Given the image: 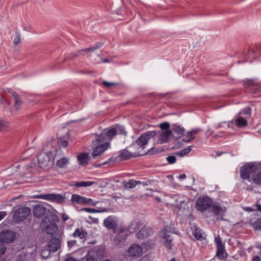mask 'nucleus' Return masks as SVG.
<instances>
[{"label":"nucleus","mask_w":261,"mask_h":261,"mask_svg":"<svg viewBox=\"0 0 261 261\" xmlns=\"http://www.w3.org/2000/svg\"><path fill=\"white\" fill-rule=\"evenodd\" d=\"M77 161L79 164L83 166H86L88 165L89 161V156L88 153L83 152L77 156Z\"/></svg>","instance_id":"412c9836"},{"label":"nucleus","mask_w":261,"mask_h":261,"mask_svg":"<svg viewBox=\"0 0 261 261\" xmlns=\"http://www.w3.org/2000/svg\"><path fill=\"white\" fill-rule=\"evenodd\" d=\"M58 143L60 146L65 147L68 145V142L64 137H60L58 139Z\"/></svg>","instance_id":"ea45409f"},{"label":"nucleus","mask_w":261,"mask_h":261,"mask_svg":"<svg viewBox=\"0 0 261 261\" xmlns=\"http://www.w3.org/2000/svg\"><path fill=\"white\" fill-rule=\"evenodd\" d=\"M142 155L143 154H141L139 152L132 153L127 149H123L120 151L119 156L122 160H125L131 158H135Z\"/></svg>","instance_id":"a211bd4d"},{"label":"nucleus","mask_w":261,"mask_h":261,"mask_svg":"<svg viewBox=\"0 0 261 261\" xmlns=\"http://www.w3.org/2000/svg\"><path fill=\"white\" fill-rule=\"evenodd\" d=\"M258 167L253 163L246 164L240 168V174L242 178L252 181L255 173L257 171Z\"/></svg>","instance_id":"f03ea898"},{"label":"nucleus","mask_w":261,"mask_h":261,"mask_svg":"<svg viewBox=\"0 0 261 261\" xmlns=\"http://www.w3.org/2000/svg\"><path fill=\"white\" fill-rule=\"evenodd\" d=\"M37 160L39 166L40 168L47 166L50 161L49 156L45 152H41L38 154Z\"/></svg>","instance_id":"dca6fc26"},{"label":"nucleus","mask_w":261,"mask_h":261,"mask_svg":"<svg viewBox=\"0 0 261 261\" xmlns=\"http://www.w3.org/2000/svg\"><path fill=\"white\" fill-rule=\"evenodd\" d=\"M36 197L42 198L46 200L57 201L61 203L64 201V198L62 195L57 194H47L40 195Z\"/></svg>","instance_id":"f8f14e48"},{"label":"nucleus","mask_w":261,"mask_h":261,"mask_svg":"<svg viewBox=\"0 0 261 261\" xmlns=\"http://www.w3.org/2000/svg\"><path fill=\"white\" fill-rule=\"evenodd\" d=\"M201 131V129H200V128H197L193 129L192 130H191L190 132L191 133V134L193 136H195V135L197 134L198 133H199Z\"/></svg>","instance_id":"864d4df0"},{"label":"nucleus","mask_w":261,"mask_h":261,"mask_svg":"<svg viewBox=\"0 0 261 261\" xmlns=\"http://www.w3.org/2000/svg\"><path fill=\"white\" fill-rule=\"evenodd\" d=\"M128 253L129 256L138 258L143 253V248L137 244H134L128 248Z\"/></svg>","instance_id":"ddd939ff"},{"label":"nucleus","mask_w":261,"mask_h":261,"mask_svg":"<svg viewBox=\"0 0 261 261\" xmlns=\"http://www.w3.org/2000/svg\"><path fill=\"white\" fill-rule=\"evenodd\" d=\"M172 135V132L170 130L162 132L158 140V143L162 144L168 142Z\"/></svg>","instance_id":"aec40b11"},{"label":"nucleus","mask_w":261,"mask_h":261,"mask_svg":"<svg viewBox=\"0 0 261 261\" xmlns=\"http://www.w3.org/2000/svg\"><path fill=\"white\" fill-rule=\"evenodd\" d=\"M210 211L212 212L216 216L221 217L222 219V216L224 215V211L222 208L218 205H214L211 207Z\"/></svg>","instance_id":"b1692460"},{"label":"nucleus","mask_w":261,"mask_h":261,"mask_svg":"<svg viewBox=\"0 0 261 261\" xmlns=\"http://www.w3.org/2000/svg\"><path fill=\"white\" fill-rule=\"evenodd\" d=\"M96 184V182L94 181H81L75 182L74 186L76 187H86L91 186Z\"/></svg>","instance_id":"cd10ccee"},{"label":"nucleus","mask_w":261,"mask_h":261,"mask_svg":"<svg viewBox=\"0 0 261 261\" xmlns=\"http://www.w3.org/2000/svg\"><path fill=\"white\" fill-rule=\"evenodd\" d=\"M141 184L140 185H142L144 186L150 185L151 184L150 181L149 180H147L145 181H140Z\"/></svg>","instance_id":"bf43d9fd"},{"label":"nucleus","mask_w":261,"mask_h":261,"mask_svg":"<svg viewBox=\"0 0 261 261\" xmlns=\"http://www.w3.org/2000/svg\"><path fill=\"white\" fill-rule=\"evenodd\" d=\"M245 62L247 61L249 59L256 58L261 57V45H256L255 47L250 48L247 54L244 55Z\"/></svg>","instance_id":"9b49d317"},{"label":"nucleus","mask_w":261,"mask_h":261,"mask_svg":"<svg viewBox=\"0 0 261 261\" xmlns=\"http://www.w3.org/2000/svg\"><path fill=\"white\" fill-rule=\"evenodd\" d=\"M51 251H50L48 248H47L46 249H43L41 251V256L43 258H47L48 257L50 254Z\"/></svg>","instance_id":"37998d69"},{"label":"nucleus","mask_w":261,"mask_h":261,"mask_svg":"<svg viewBox=\"0 0 261 261\" xmlns=\"http://www.w3.org/2000/svg\"><path fill=\"white\" fill-rule=\"evenodd\" d=\"M81 210L83 211L88 212V213H99V212H101L106 211V210L100 211V210H98L94 209V208H86V207L83 208Z\"/></svg>","instance_id":"79ce46f5"},{"label":"nucleus","mask_w":261,"mask_h":261,"mask_svg":"<svg viewBox=\"0 0 261 261\" xmlns=\"http://www.w3.org/2000/svg\"><path fill=\"white\" fill-rule=\"evenodd\" d=\"M82 53H83V50L81 49V50H79L76 51L75 53L74 52L71 53L70 54L69 56L71 58H73V57L80 56Z\"/></svg>","instance_id":"8fccbe9b"},{"label":"nucleus","mask_w":261,"mask_h":261,"mask_svg":"<svg viewBox=\"0 0 261 261\" xmlns=\"http://www.w3.org/2000/svg\"><path fill=\"white\" fill-rule=\"evenodd\" d=\"M107 163V162H103L102 163H101V164H99V165H98V166H101V165H106Z\"/></svg>","instance_id":"774afa93"},{"label":"nucleus","mask_w":261,"mask_h":261,"mask_svg":"<svg viewBox=\"0 0 261 261\" xmlns=\"http://www.w3.org/2000/svg\"><path fill=\"white\" fill-rule=\"evenodd\" d=\"M164 151L163 149L157 148L155 147H152L149 149L147 151V154L150 155H153L158 153H160Z\"/></svg>","instance_id":"58836bf2"},{"label":"nucleus","mask_w":261,"mask_h":261,"mask_svg":"<svg viewBox=\"0 0 261 261\" xmlns=\"http://www.w3.org/2000/svg\"><path fill=\"white\" fill-rule=\"evenodd\" d=\"M65 261H78L73 257H67Z\"/></svg>","instance_id":"052dcab7"},{"label":"nucleus","mask_w":261,"mask_h":261,"mask_svg":"<svg viewBox=\"0 0 261 261\" xmlns=\"http://www.w3.org/2000/svg\"><path fill=\"white\" fill-rule=\"evenodd\" d=\"M170 261H179L178 259L176 257H173Z\"/></svg>","instance_id":"69168bd1"},{"label":"nucleus","mask_w":261,"mask_h":261,"mask_svg":"<svg viewBox=\"0 0 261 261\" xmlns=\"http://www.w3.org/2000/svg\"><path fill=\"white\" fill-rule=\"evenodd\" d=\"M247 118L243 117L241 116H238V118L231 121V125H235L239 127H243L247 125L248 122L246 120Z\"/></svg>","instance_id":"4be33fe9"},{"label":"nucleus","mask_w":261,"mask_h":261,"mask_svg":"<svg viewBox=\"0 0 261 261\" xmlns=\"http://www.w3.org/2000/svg\"><path fill=\"white\" fill-rule=\"evenodd\" d=\"M69 163L68 159L66 158H63L57 162V165L59 168H66Z\"/></svg>","instance_id":"2f4dec72"},{"label":"nucleus","mask_w":261,"mask_h":261,"mask_svg":"<svg viewBox=\"0 0 261 261\" xmlns=\"http://www.w3.org/2000/svg\"><path fill=\"white\" fill-rule=\"evenodd\" d=\"M87 236V231L83 227L76 228L71 235V236L75 238H79L83 243L85 242L86 240Z\"/></svg>","instance_id":"f3484780"},{"label":"nucleus","mask_w":261,"mask_h":261,"mask_svg":"<svg viewBox=\"0 0 261 261\" xmlns=\"http://www.w3.org/2000/svg\"><path fill=\"white\" fill-rule=\"evenodd\" d=\"M194 138L195 136H193L190 132H188L185 137L182 139V141L185 142H190Z\"/></svg>","instance_id":"4c0bfd02"},{"label":"nucleus","mask_w":261,"mask_h":261,"mask_svg":"<svg viewBox=\"0 0 261 261\" xmlns=\"http://www.w3.org/2000/svg\"><path fill=\"white\" fill-rule=\"evenodd\" d=\"M4 102H7L8 105L10 104L9 102H7L6 101V100L3 96H2L1 98V102L4 103Z\"/></svg>","instance_id":"e2e57ef3"},{"label":"nucleus","mask_w":261,"mask_h":261,"mask_svg":"<svg viewBox=\"0 0 261 261\" xmlns=\"http://www.w3.org/2000/svg\"><path fill=\"white\" fill-rule=\"evenodd\" d=\"M77 241L75 240L68 241L67 242V245L69 248H71L72 247L76 245Z\"/></svg>","instance_id":"3c124183"},{"label":"nucleus","mask_w":261,"mask_h":261,"mask_svg":"<svg viewBox=\"0 0 261 261\" xmlns=\"http://www.w3.org/2000/svg\"><path fill=\"white\" fill-rule=\"evenodd\" d=\"M6 247L3 244H0V256L6 252Z\"/></svg>","instance_id":"603ef678"},{"label":"nucleus","mask_w":261,"mask_h":261,"mask_svg":"<svg viewBox=\"0 0 261 261\" xmlns=\"http://www.w3.org/2000/svg\"><path fill=\"white\" fill-rule=\"evenodd\" d=\"M117 134L126 135L127 132L124 126L117 124L114 127L105 129L99 135H96L95 140L93 141L96 148L92 153V158L94 159L98 158L108 148L110 142Z\"/></svg>","instance_id":"f257e3e1"},{"label":"nucleus","mask_w":261,"mask_h":261,"mask_svg":"<svg viewBox=\"0 0 261 261\" xmlns=\"http://www.w3.org/2000/svg\"><path fill=\"white\" fill-rule=\"evenodd\" d=\"M16 238L15 233L10 230L0 231V243H10Z\"/></svg>","instance_id":"9d476101"},{"label":"nucleus","mask_w":261,"mask_h":261,"mask_svg":"<svg viewBox=\"0 0 261 261\" xmlns=\"http://www.w3.org/2000/svg\"><path fill=\"white\" fill-rule=\"evenodd\" d=\"M61 247L60 240L56 238L51 239L48 242L47 248L52 252H56Z\"/></svg>","instance_id":"2eb2a0df"},{"label":"nucleus","mask_w":261,"mask_h":261,"mask_svg":"<svg viewBox=\"0 0 261 261\" xmlns=\"http://www.w3.org/2000/svg\"><path fill=\"white\" fill-rule=\"evenodd\" d=\"M141 184L140 181H137L134 179L129 180L128 181H123L122 184L125 189L134 188L137 185Z\"/></svg>","instance_id":"a878e982"},{"label":"nucleus","mask_w":261,"mask_h":261,"mask_svg":"<svg viewBox=\"0 0 261 261\" xmlns=\"http://www.w3.org/2000/svg\"><path fill=\"white\" fill-rule=\"evenodd\" d=\"M101 85L107 89H113L118 85V83L116 82H109L106 81H102Z\"/></svg>","instance_id":"473e14b6"},{"label":"nucleus","mask_w":261,"mask_h":261,"mask_svg":"<svg viewBox=\"0 0 261 261\" xmlns=\"http://www.w3.org/2000/svg\"><path fill=\"white\" fill-rule=\"evenodd\" d=\"M254 230H261V218L257 219L252 224Z\"/></svg>","instance_id":"e433bc0d"},{"label":"nucleus","mask_w":261,"mask_h":261,"mask_svg":"<svg viewBox=\"0 0 261 261\" xmlns=\"http://www.w3.org/2000/svg\"><path fill=\"white\" fill-rule=\"evenodd\" d=\"M8 125L7 122L0 120V131L4 130Z\"/></svg>","instance_id":"de8ad7c7"},{"label":"nucleus","mask_w":261,"mask_h":261,"mask_svg":"<svg viewBox=\"0 0 261 261\" xmlns=\"http://www.w3.org/2000/svg\"><path fill=\"white\" fill-rule=\"evenodd\" d=\"M126 235L123 236L122 233H119L115 238V240H118L119 242H120L121 240H125L126 239Z\"/></svg>","instance_id":"09e8293b"},{"label":"nucleus","mask_w":261,"mask_h":261,"mask_svg":"<svg viewBox=\"0 0 261 261\" xmlns=\"http://www.w3.org/2000/svg\"><path fill=\"white\" fill-rule=\"evenodd\" d=\"M160 127L162 130H168L170 127V124L168 122H164L160 124Z\"/></svg>","instance_id":"49530a36"},{"label":"nucleus","mask_w":261,"mask_h":261,"mask_svg":"<svg viewBox=\"0 0 261 261\" xmlns=\"http://www.w3.org/2000/svg\"><path fill=\"white\" fill-rule=\"evenodd\" d=\"M191 150L190 146L185 148L179 151H177L174 153V154L177 156L182 157L187 154H188Z\"/></svg>","instance_id":"f704fd0d"},{"label":"nucleus","mask_w":261,"mask_h":261,"mask_svg":"<svg viewBox=\"0 0 261 261\" xmlns=\"http://www.w3.org/2000/svg\"><path fill=\"white\" fill-rule=\"evenodd\" d=\"M251 109L250 107L245 108L242 110L239 114V116H245V118H249L251 116Z\"/></svg>","instance_id":"7c9ffc66"},{"label":"nucleus","mask_w":261,"mask_h":261,"mask_svg":"<svg viewBox=\"0 0 261 261\" xmlns=\"http://www.w3.org/2000/svg\"><path fill=\"white\" fill-rule=\"evenodd\" d=\"M257 210L258 211L261 212V205H257Z\"/></svg>","instance_id":"338daca9"},{"label":"nucleus","mask_w":261,"mask_h":261,"mask_svg":"<svg viewBox=\"0 0 261 261\" xmlns=\"http://www.w3.org/2000/svg\"><path fill=\"white\" fill-rule=\"evenodd\" d=\"M89 218L90 220H91V223H95V224H97L98 223L99 220H98V218H93L91 216H89Z\"/></svg>","instance_id":"5fc2aeb1"},{"label":"nucleus","mask_w":261,"mask_h":261,"mask_svg":"<svg viewBox=\"0 0 261 261\" xmlns=\"http://www.w3.org/2000/svg\"><path fill=\"white\" fill-rule=\"evenodd\" d=\"M212 205L213 200L208 196L199 197L196 202L197 210L201 212L209 209Z\"/></svg>","instance_id":"0eeeda50"},{"label":"nucleus","mask_w":261,"mask_h":261,"mask_svg":"<svg viewBox=\"0 0 261 261\" xmlns=\"http://www.w3.org/2000/svg\"><path fill=\"white\" fill-rule=\"evenodd\" d=\"M245 85L247 86L251 87L250 91L253 93H256L259 91L260 87L258 85H255L252 80H249L245 82Z\"/></svg>","instance_id":"393cba45"},{"label":"nucleus","mask_w":261,"mask_h":261,"mask_svg":"<svg viewBox=\"0 0 261 261\" xmlns=\"http://www.w3.org/2000/svg\"><path fill=\"white\" fill-rule=\"evenodd\" d=\"M11 94L14 100V107L15 110H18L22 106V100L20 99L18 95L15 92L12 91Z\"/></svg>","instance_id":"5701e85b"},{"label":"nucleus","mask_w":261,"mask_h":261,"mask_svg":"<svg viewBox=\"0 0 261 261\" xmlns=\"http://www.w3.org/2000/svg\"><path fill=\"white\" fill-rule=\"evenodd\" d=\"M54 218V216L53 215H47L41 222L40 226L48 234L53 235L58 229Z\"/></svg>","instance_id":"7ed1b4c3"},{"label":"nucleus","mask_w":261,"mask_h":261,"mask_svg":"<svg viewBox=\"0 0 261 261\" xmlns=\"http://www.w3.org/2000/svg\"><path fill=\"white\" fill-rule=\"evenodd\" d=\"M7 215V213L4 211L0 212V221L4 218Z\"/></svg>","instance_id":"4d7b16f0"},{"label":"nucleus","mask_w":261,"mask_h":261,"mask_svg":"<svg viewBox=\"0 0 261 261\" xmlns=\"http://www.w3.org/2000/svg\"><path fill=\"white\" fill-rule=\"evenodd\" d=\"M252 261H261V260H260V258L259 256H255V257H253Z\"/></svg>","instance_id":"680f3d73"},{"label":"nucleus","mask_w":261,"mask_h":261,"mask_svg":"<svg viewBox=\"0 0 261 261\" xmlns=\"http://www.w3.org/2000/svg\"><path fill=\"white\" fill-rule=\"evenodd\" d=\"M153 234V230L152 228L144 226L136 234V237L139 239H143Z\"/></svg>","instance_id":"4468645a"},{"label":"nucleus","mask_w":261,"mask_h":261,"mask_svg":"<svg viewBox=\"0 0 261 261\" xmlns=\"http://www.w3.org/2000/svg\"><path fill=\"white\" fill-rule=\"evenodd\" d=\"M173 130L179 137L182 136L185 132L184 128L177 124H173Z\"/></svg>","instance_id":"c85d7f7f"},{"label":"nucleus","mask_w":261,"mask_h":261,"mask_svg":"<svg viewBox=\"0 0 261 261\" xmlns=\"http://www.w3.org/2000/svg\"><path fill=\"white\" fill-rule=\"evenodd\" d=\"M31 209L26 206H19L17 207L13 214V219L16 223L22 222L29 216Z\"/></svg>","instance_id":"20e7f679"},{"label":"nucleus","mask_w":261,"mask_h":261,"mask_svg":"<svg viewBox=\"0 0 261 261\" xmlns=\"http://www.w3.org/2000/svg\"><path fill=\"white\" fill-rule=\"evenodd\" d=\"M193 234L194 237L198 240L201 241L204 239L203 236L201 229L198 228H195L193 231Z\"/></svg>","instance_id":"c9c22d12"},{"label":"nucleus","mask_w":261,"mask_h":261,"mask_svg":"<svg viewBox=\"0 0 261 261\" xmlns=\"http://www.w3.org/2000/svg\"><path fill=\"white\" fill-rule=\"evenodd\" d=\"M166 159L168 162L170 164H174L176 161V158L174 155H169L167 157Z\"/></svg>","instance_id":"a18cd8bd"},{"label":"nucleus","mask_w":261,"mask_h":261,"mask_svg":"<svg viewBox=\"0 0 261 261\" xmlns=\"http://www.w3.org/2000/svg\"><path fill=\"white\" fill-rule=\"evenodd\" d=\"M118 223L119 220L117 217L110 216L104 219L103 224L108 229H112L115 233L118 230Z\"/></svg>","instance_id":"1a4fd4ad"},{"label":"nucleus","mask_w":261,"mask_h":261,"mask_svg":"<svg viewBox=\"0 0 261 261\" xmlns=\"http://www.w3.org/2000/svg\"><path fill=\"white\" fill-rule=\"evenodd\" d=\"M215 243L217 247L216 256L220 260H226L228 254L225 249L224 244L219 236L215 238Z\"/></svg>","instance_id":"423d86ee"},{"label":"nucleus","mask_w":261,"mask_h":261,"mask_svg":"<svg viewBox=\"0 0 261 261\" xmlns=\"http://www.w3.org/2000/svg\"><path fill=\"white\" fill-rule=\"evenodd\" d=\"M186 177V175L185 174H181L179 177V179L182 180Z\"/></svg>","instance_id":"0e129e2a"},{"label":"nucleus","mask_w":261,"mask_h":261,"mask_svg":"<svg viewBox=\"0 0 261 261\" xmlns=\"http://www.w3.org/2000/svg\"><path fill=\"white\" fill-rule=\"evenodd\" d=\"M33 213L35 217H42L46 213V208L42 204H37L34 207Z\"/></svg>","instance_id":"6ab92c4d"},{"label":"nucleus","mask_w":261,"mask_h":261,"mask_svg":"<svg viewBox=\"0 0 261 261\" xmlns=\"http://www.w3.org/2000/svg\"><path fill=\"white\" fill-rule=\"evenodd\" d=\"M86 197L81 196L78 194H73L72 195L71 201L73 203L77 204H84Z\"/></svg>","instance_id":"bb28decb"},{"label":"nucleus","mask_w":261,"mask_h":261,"mask_svg":"<svg viewBox=\"0 0 261 261\" xmlns=\"http://www.w3.org/2000/svg\"><path fill=\"white\" fill-rule=\"evenodd\" d=\"M86 261H97V258L93 256H87Z\"/></svg>","instance_id":"6e6d98bb"},{"label":"nucleus","mask_w":261,"mask_h":261,"mask_svg":"<svg viewBox=\"0 0 261 261\" xmlns=\"http://www.w3.org/2000/svg\"><path fill=\"white\" fill-rule=\"evenodd\" d=\"M61 218L64 221H66L69 219L68 216L66 214H62L61 215Z\"/></svg>","instance_id":"13d9d810"},{"label":"nucleus","mask_w":261,"mask_h":261,"mask_svg":"<svg viewBox=\"0 0 261 261\" xmlns=\"http://www.w3.org/2000/svg\"><path fill=\"white\" fill-rule=\"evenodd\" d=\"M103 44V43L102 42L96 43L93 46L83 49V52H85H85H89V51L93 52L96 49L101 48Z\"/></svg>","instance_id":"c756f323"},{"label":"nucleus","mask_w":261,"mask_h":261,"mask_svg":"<svg viewBox=\"0 0 261 261\" xmlns=\"http://www.w3.org/2000/svg\"><path fill=\"white\" fill-rule=\"evenodd\" d=\"M161 236L164 240V244L168 250V252L171 253L173 251L174 244L173 241V235L169 231L163 230L160 232Z\"/></svg>","instance_id":"6e6552de"},{"label":"nucleus","mask_w":261,"mask_h":261,"mask_svg":"<svg viewBox=\"0 0 261 261\" xmlns=\"http://www.w3.org/2000/svg\"><path fill=\"white\" fill-rule=\"evenodd\" d=\"M252 181L256 185L261 186V171L255 173Z\"/></svg>","instance_id":"72a5a7b5"},{"label":"nucleus","mask_w":261,"mask_h":261,"mask_svg":"<svg viewBox=\"0 0 261 261\" xmlns=\"http://www.w3.org/2000/svg\"><path fill=\"white\" fill-rule=\"evenodd\" d=\"M156 135V131H147L142 134L135 142H133L132 145L135 146L137 144L139 146L138 149L141 148L142 150L144 148L148 141L155 137Z\"/></svg>","instance_id":"39448f33"},{"label":"nucleus","mask_w":261,"mask_h":261,"mask_svg":"<svg viewBox=\"0 0 261 261\" xmlns=\"http://www.w3.org/2000/svg\"><path fill=\"white\" fill-rule=\"evenodd\" d=\"M98 203L97 201H94L93 199L86 197L84 204L89 205L95 206Z\"/></svg>","instance_id":"a19ab883"},{"label":"nucleus","mask_w":261,"mask_h":261,"mask_svg":"<svg viewBox=\"0 0 261 261\" xmlns=\"http://www.w3.org/2000/svg\"><path fill=\"white\" fill-rule=\"evenodd\" d=\"M15 35L16 37L14 40V45H17L20 43L21 35L19 32L18 31H16Z\"/></svg>","instance_id":"c03bdc74"}]
</instances>
